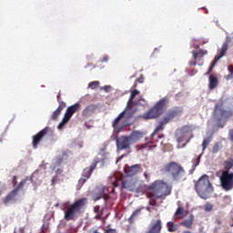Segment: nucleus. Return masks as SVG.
Returning a JSON list of instances; mask_svg holds the SVG:
<instances>
[{
  "label": "nucleus",
  "mask_w": 233,
  "mask_h": 233,
  "mask_svg": "<svg viewBox=\"0 0 233 233\" xmlns=\"http://www.w3.org/2000/svg\"><path fill=\"white\" fill-rule=\"evenodd\" d=\"M190 66H196L197 63L196 60L194 62H189Z\"/></svg>",
  "instance_id": "864d4df0"
},
{
  "label": "nucleus",
  "mask_w": 233,
  "mask_h": 233,
  "mask_svg": "<svg viewBox=\"0 0 233 233\" xmlns=\"http://www.w3.org/2000/svg\"><path fill=\"white\" fill-rule=\"evenodd\" d=\"M143 132L141 131H133L128 137L131 141V144L134 145V143H137L139 139H143Z\"/></svg>",
  "instance_id": "6ab92c4d"
},
{
  "label": "nucleus",
  "mask_w": 233,
  "mask_h": 233,
  "mask_svg": "<svg viewBox=\"0 0 233 233\" xmlns=\"http://www.w3.org/2000/svg\"><path fill=\"white\" fill-rule=\"evenodd\" d=\"M151 190L147 194L148 198H155L156 199H161V198H167V196H170V192H172V187L168 186L167 183L162 180H157L150 184L147 188Z\"/></svg>",
  "instance_id": "f03ea898"
},
{
  "label": "nucleus",
  "mask_w": 233,
  "mask_h": 233,
  "mask_svg": "<svg viewBox=\"0 0 233 233\" xmlns=\"http://www.w3.org/2000/svg\"><path fill=\"white\" fill-rule=\"evenodd\" d=\"M105 187H96L92 193L93 201H99V199L104 198L105 203H106L107 199H110V196L105 193Z\"/></svg>",
  "instance_id": "9d476101"
},
{
  "label": "nucleus",
  "mask_w": 233,
  "mask_h": 233,
  "mask_svg": "<svg viewBox=\"0 0 233 233\" xmlns=\"http://www.w3.org/2000/svg\"><path fill=\"white\" fill-rule=\"evenodd\" d=\"M99 86V81H93L88 84V87L91 88L92 90H96Z\"/></svg>",
  "instance_id": "58836bf2"
},
{
  "label": "nucleus",
  "mask_w": 233,
  "mask_h": 233,
  "mask_svg": "<svg viewBox=\"0 0 233 233\" xmlns=\"http://www.w3.org/2000/svg\"><path fill=\"white\" fill-rule=\"evenodd\" d=\"M228 70L229 75H228L227 79H233V66H228Z\"/></svg>",
  "instance_id": "ea45409f"
},
{
  "label": "nucleus",
  "mask_w": 233,
  "mask_h": 233,
  "mask_svg": "<svg viewBox=\"0 0 233 233\" xmlns=\"http://www.w3.org/2000/svg\"><path fill=\"white\" fill-rule=\"evenodd\" d=\"M212 208H213V206H212V204H210V203H207V204L204 206V210H205L206 212H211Z\"/></svg>",
  "instance_id": "a19ab883"
},
{
  "label": "nucleus",
  "mask_w": 233,
  "mask_h": 233,
  "mask_svg": "<svg viewBox=\"0 0 233 233\" xmlns=\"http://www.w3.org/2000/svg\"><path fill=\"white\" fill-rule=\"evenodd\" d=\"M106 233H117L116 229L109 228L106 231Z\"/></svg>",
  "instance_id": "3c124183"
},
{
  "label": "nucleus",
  "mask_w": 233,
  "mask_h": 233,
  "mask_svg": "<svg viewBox=\"0 0 233 233\" xmlns=\"http://www.w3.org/2000/svg\"><path fill=\"white\" fill-rule=\"evenodd\" d=\"M158 137L161 138V137H164V136H163V135H160V136H158Z\"/></svg>",
  "instance_id": "680f3d73"
},
{
  "label": "nucleus",
  "mask_w": 233,
  "mask_h": 233,
  "mask_svg": "<svg viewBox=\"0 0 233 233\" xmlns=\"http://www.w3.org/2000/svg\"><path fill=\"white\" fill-rule=\"evenodd\" d=\"M20 230L23 232V230H24L23 228H20Z\"/></svg>",
  "instance_id": "e2e57ef3"
},
{
  "label": "nucleus",
  "mask_w": 233,
  "mask_h": 233,
  "mask_svg": "<svg viewBox=\"0 0 233 233\" xmlns=\"http://www.w3.org/2000/svg\"><path fill=\"white\" fill-rule=\"evenodd\" d=\"M210 141H212V137H208L205 138L202 142V151L205 152L207 150V147L210 144Z\"/></svg>",
  "instance_id": "7c9ffc66"
},
{
  "label": "nucleus",
  "mask_w": 233,
  "mask_h": 233,
  "mask_svg": "<svg viewBox=\"0 0 233 233\" xmlns=\"http://www.w3.org/2000/svg\"><path fill=\"white\" fill-rule=\"evenodd\" d=\"M79 110H81V104L76 103L75 105H72L66 108L64 116L68 119H71L72 116H74L76 112H79Z\"/></svg>",
  "instance_id": "2eb2a0df"
},
{
  "label": "nucleus",
  "mask_w": 233,
  "mask_h": 233,
  "mask_svg": "<svg viewBox=\"0 0 233 233\" xmlns=\"http://www.w3.org/2000/svg\"><path fill=\"white\" fill-rule=\"evenodd\" d=\"M181 114V111L178 109H170L166 116H163V121L166 122L167 125L174 119V117H177V116H179Z\"/></svg>",
  "instance_id": "dca6fc26"
},
{
  "label": "nucleus",
  "mask_w": 233,
  "mask_h": 233,
  "mask_svg": "<svg viewBox=\"0 0 233 233\" xmlns=\"http://www.w3.org/2000/svg\"><path fill=\"white\" fill-rule=\"evenodd\" d=\"M201 156H203V153L200 154V155L198 157V158H196L195 160H193V165H194V167H198V165H199V162H200V160H201Z\"/></svg>",
  "instance_id": "37998d69"
},
{
  "label": "nucleus",
  "mask_w": 233,
  "mask_h": 233,
  "mask_svg": "<svg viewBox=\"0 0 233 233\" xmlns=\"http://www.w3.org/2000/svg\"><path fill=\"white\" fill-rule=\"evenodd\" d=\"M95 110H97V106L89 105L83 110L82 116H84L85 117H88V116H90V114L94 113Z\"/></svg>",
  "instance_id": "b1692460"
},
{
  "label": "nucleus",
  "mask_w": 233,
  "mask_h": 233,
  "mask_svg": "<svg viewBox=\"0 0 233 233\" xmlns=\"http://www.w3.org/2000/svg\"><path fill=\"white\" fill-rule=\"evenodd\" d=\"M138 94H139V91L137 89H134L131 91L130 97L127 104V108H128V109L132 108L134 97H136V96H138Z\"/></svg>",
  "instance_id": "393cba45"
},
{
  "label": "nucleus",
  "mask_w": 233,
  "mask_h": 233,
  "mask_svg": "<svg viewBox=\"0 0 233 233\" xmlns=\"http://www.w3.org/2000/svg\"><path fill=\"white\" fill-rule=\"evenodd\" d=\"M163 174H170L173 181H183L187 172L185 168L177 162H169L161 168Z\"/></svg>",
  "instance_id": "20e7f679"
},
{
  "label": "nucleus",
  "mask_w": 233,
  "mask_h": 233,
  "mask_svg": "<svg viewBox=\"0 0 233 233\" xmlns=\"http://www.w3.org/2000/svg\"><path fill=\"white\" fill-rule=\"evenodd\" d=\"M86 203H88V198H82L70 204L64 211L65 221H76L81 216Z\"/></svg>",
  "instance_id": "f257e3e1"
},
{
  "label": "nucleus",
  "mask_w": 233,
  "mask_h": 233,
  "mask_svg": "<svg viewBox=\"0 0 233 233\" xmlns=\"http://www.w3.org/2000/svg\"><path fill=\"white\" fill-rule=\"evenodd\" d=\"M0 141H3V140L0 139Z\"/></svg>",
  "instance_id": "69168bd1"
},
{
  "label": "nucleus",
  "mask_w": 233,
  "mask_h": 233,
  "mask_svg": "<svg viewBox=\"0 0 233 233\" xmlns=\"http://www.w3.org/2000/svg\"><path fill=\"white\" fill-rule=\"evenodd\" d=\"M59 116H61V111L56 109V111L53 112V114L51 116V119L53 121H57V118L59 117Z\"/></svg>",
  "instance_id": "e433bc0d"
},
{
  "label": "nucleus",
  "mask_w": 233,
  "mask_h": 233,
  "mask_svg": "<svg viewBox=\"0 0 233 233\" xmlns=\"http://www.w3.org/2000/svg\"><path fill=\"white\" fill-rule=\"evenodd\" d=\"M108 88H110V86H104V90H106V92H108Z\"/></svg>",
  "instance_id": "6e6d98bb"
},
{
  "label": "nucleus",
  "mask_w": 233,
  "mask_h": 233,
  "mask_svg": "<svg viewBox=\"0 0 233 233\" xmlns=\"http://www.w3.org/2000/svg\"><path fill=\"white\" fill-rule=\"evenodd\" d=\"M57 181H59V178L57 177V176L53 177V178L51 180V185H56V183H57Z\"/></svg>",
  "instance_id": "c03bdc74"
},
{
  "label": "nucleus",
  "mask_w": 233,
  "mask_h": 233,
  "mask_svg": "<svg viewBox=\"0 0 233 233\" xmlns=\"http://www.w3.org/2000/svg\"><path fill=\"white\" fill-rule=\"evenodd\" d=\"M140 212H141V208H137V210H135V211L131 214L130 218H128V223H129L130 225H132V223H134V218H136V216H138Z\"/></svg>",
  "instance_id": "2f4dec72"
},
{
  "label": "nucleus",
  "mask_w": 233,
  "mask_h": 233,
  "mask_svg": "<svg viewBox=\"0 0 233 233\" xmlns=\"http://www.w3.org/2000/svg\"><path fill=\"white\" fill-rule=\"evenodd\" d=\"M167 105H168V97L161 98L153 107L143 115L144 119H157V117H159V116L163 114V110H165Z\"/></svg>",
  "instance_id": "39448f33"
},
{
  "label": "nucleus",
  "mask_w": 233,
  "mask_h": 233,
  "mask_svg": "<svg viewBox=\"0 0 233 233\" xmlns=\"http://www.w3.org/2000/svg\"><path fill=\"white\" fill-rule=\"evenodd\" d=\"M167 227L168 232H176L177 230V227L174 223L167 222Z\"/></svg>",
  "instance_id": "4c0bfd02"
},
{
  "label": "nucleus",
  "mask_w": 233,
  "mask_h": 233,
  "mask_svg": "<svg viewBox=\"0 0 233 233\" xmlns=\"http://www.w3.org/2000/svg\"><path fill=\"white\" fill-rule=\"evenodd\" d=\"M123 188H127V186H125V182H122Z\"/></svg>",
  "instance_id": "13d9d810"
},
{
  "label": "nucleus",
  "mask_w": 233,
  "mask_h": 233,
  "mask_svg": "<svg viewBox=\"0 0 233 233\" xmlns=\"http://www.w3.org/2000/svg\"><path fill=\"white\" fill-rule=\"evenodd\" d=\"M233 167V159L226 160L224 162V168L229 172L230 168Z\"/></svg>",
  "instance_id": "f704fd0d"
},
{
  "label": "nucleus",
  "mask_w": 233,
  "mask_h": 233,
  "mask_svg": "<svg viewBox=\"0 0 233 233\" xmlns=\"http://www.w3.org/2000/svg\"><path fill=\"white\" fill-rule=\"evenodd\" d=\"M127 114V110L122 111L116 118L113 121L112 127L113 128L116 129L117 127L119 126V121L125 117V115Z\"/></svg>",
  "instance_id": "a878e982"
},
{
  "label": "nucleus",
  "mask_w": 233,
  "mask_h": 233,
  "mask_svg": "<svg viewBox=\"0 0 233 233\" xmlns=\"http://www.w3.org/2000/svg\"><path fill=\"white\" fill-rule=\"evenodd\" d=\"M228 137H229L230 141H233V129H230L228 131Z\"/></svg>",
  "instance_id": "09e8293b"
},
{
  "label": "nucleus",
  "mask_w": 233,
  "mask_h": 233,
  "mask_svg": "<svg viewBox=\"0 0 233 233\" xmlns=\"http://www.w3.org/2000/svg\"><path fill=\"white\" fill-rule=\"evenodd\" d=\"M117 150H127L130 148L132 141L128 136H121L116 139Z\"/></svg>",
  "instance_id": "9b49d317"
},
{
  "label": "nucleus",
  "mask_w": 233,
  "mask_h": 233,
  "mask_svg": "<svg viewBox=\"0 0 233 233\" xmlns=\"http://www.w3.org/2000/svg\"><path fill=\"white\" fill-rule=\"evenodd\" d=\"M163 228V222L161 219H157L156 221L151 222L149 229L146 233H161Z\"/></svg>",
  "instance_id": "ddd939ff"
},
{
  "label": "nucleus",
  "mask_w": 233,
  "mask_h": 233,
  "mask_svg": "<svg viewBox=\"0 0 233 233\" xmlns=\"http://www.w3.org/2000/svg\"><path fill=\"white\" fill-rule=\"evenodd\" d=\"M144 80H145V77L141 76L139 78H137L135 81H137V83H143Z\"/></svg>",
  "instance_id": "8fccbe9b"
},
{
  "label": "nucleus",
  "mask_w": 233,
  "mask_h": 233,
  "mask_svg": "<svg viewBox=\"0 0 233 233\" xmlns=\"http://www.w3.org/2000/svg\"><path fill=\"white\" fill-rule=\"evenodd\" d=\"M137 81L135 80V83L133 85V88H137Z\"/></svg>",
  "instance_id": "5fc2aeb1"
},
{
  "label": "nucleus",
  "mask_w": 233,
  "mask_h": 233,
  "mask_svg": "<svg viewBox=\"0 0 233 233\" xmlns=\"http://www.w3.org/2000/svg\"><path fill=\"white\" fill-rule=\"evenodd\" d=\"M144 177H146L147 181H150V176L147 172L144 173Z\"/></svg>",
  "instance_id": "603ef678"
},
{
  "label": "nucleus",
  "mask_w": 233,
  "mask_h": 233,
  "mask_svg": "<svg viewBox=\"0 0 233 233\" xmlns=\"http://www.w3.org/2000/svg\"><path fill=\"white\" fill-rule=\"evenodd\" d=\"M175 218H177L178 219H183L185 218V208L178 207L174 214Z\"/></svg>",
  "instance_id": "c85d7f7f"
},
{
  "label": "nucleus",
  "mask_w": 233,
  "mask_h": 233,
  "mask_svg": "<svg viewBox=\"0 0 233 233\" xmlns=\"http://www.w3.org/2000/svg\"><path fill=\"white\" fill-rule=\"evenodd\" d=\"M15 196H17V193L15 189H13L5 198L4 203L5 205H8L10 201H14L15 199Z\"/></svg>",
  "instance_id": "bb28decb"
},
{
  "label": "nucleus",
  "mask_w": 233,
  "mask_h": 233,
  "mask_svg": "<svg viewBox=\"0 0 233 233\" xmlns=\"http://www.w3.org/2000/svg\"><path fill=\"white\" fill-rule=\"evenodd\" d=\"M147 210L148 212H150V208H149V207H147Z\"/></svg>",
  "instance_id": "052dcab7"
},
{
  "label": "nucleus",
  "mask_w": 233,
  "mask_h": 233,
  "mask_svg": "<svg viewBox=\"0 0 233 233\" xmlns=\"http://www.w3.org/2000/svg\"><path fill=\"white\" fill-rule=\"evenodd\" d=\"M30 183H33L32 177H26L25 179H23L17 186L14 189L15 192L17 194V192L19 190H23V188L25 187H26V188H28V185H30Z\"/></svg>",
  "instance_id": "f3484780"
},
{
  "label": "nucleus",
  "mask_w": 233,
  "mask_h": 233,
  "mask_svg": "<svg viewBox=\"0 0 233 233\" xmlns=\"http://www.w3.org/2000/svg\"><path fill=\"white\" fill-rule=\"evenodd\" d=\"M48 134H52V128L46 127L36 135L33 136V148H37V146L41 143V141H43L44 137H46V136H48Z\"/></svg>",
  "instance_id": "1a4fd4ad"
},
{
  "label": "nucleus",
  "mask_w": 233,
  "mask_h": 233,
  "mask_svg": "<svg viewBox=\"0 0 233 233\" xmlns=\"http://www.w3.org/2000/svg\"><path fill=\"white\" fill-rule=\"evenodd\" d=\"M68 159V154L66 152H62L60 155L57 156L55 161V167H59L62 163H65Z\"/></svg>",
  "instance_id": "4be33fe9"
},
{
  "label": "nucleus",
  "mask_w": 233,
  "mask_h": 233,
  "mask_svg": "<svg viewBox=\"0 0 233 233\" xmlns=\"http://www.w3.org/2000/svg\"><path fill=\"white\" fill-rule=\"evenodd\" d=\"M97 163H99V158H95L90 167L84 168L82 172V177L78 180L79 185H85V183L90 179V176H92V172L96 170Z\"/></svg>",
  "instance_id": "423d86ee"
},
{
  "label": "nucleus",
  "mask_w": 233,
  "mask_h": 233,
  "mask_svg": "<svg viewBox=\"0 0 233 233\" xmlns=\"http://www.w3.org/2000/svg\"><path fill=\"white\" fill-rule=\"evenodd\" d=\"M108 56H104L102 59L100 60V63H108Z\"/></svg>",
  "instance_id": "a18cd8bd"
},
{
  "label": "nucleus",
  "mask_w": 233,
  "mask_h": 233,
  "mask_svg": "<svg viewBox=\"0 0 233 233\" xmlns=\"http://www.w3.org/2000/svg\"><path fill=\"white\" fill-rule=\"evenodd\" d=\"M59 97H61V96L60 95H58L57 96V101L59 102Z\"/></svg>",
  "instance_id": "bf43d9fd"
},
{
  "label": "nucleus",
  "mask_w": 233,
  "mask_h": 233,
  "mask_svg": "<svg viewBox=\"0 0 233 233\" xmlns=\"http://www.w3.org/2000/svg\"><path fill=\"white\" fill-rule=\"evenodd\" d=\"M228 50V42H224L218 54L214 57L215 60L219 61L222 57H225L227 51Z\"/></svg>",
  "instance_id": "a211bd4d"
},
{
  "label": "nucleus",
  "mask_w": 233,
  "mask_h": 233,
  "mask_svg": "<svg viewBox=\"0 0 233 233\" xmlns=\"http://www.w3.org/2000/svg\"><path fill=\"white\" fill-rule=\"evenodd\" d=\"M139 172H143V167H141V164L133 165V166L127 167V169L126 170V174L129 177L137 176V174H139Z\"/></svg>",
  "instance_id": "4468645a"
},
{
  "label": "nucleus",
  "mask_w": 233,
  "mask_h": 233,
  "mask_svg": "<svg viewBox=\"0 0 233 233\" xmlns=\"http://www.w3.org/2000/svg\"><path fill=\"white\" fill-rule=\"evenodd\" d=\"M165 125H167V122H164V120L162 119L161 122H159V124L157 126V127L155 128L153 134H151V136H154L155 134H157V132H163V130H165Z\"/></svg>",
  "instance_id": "c756f323"
},
{
  "label": "nucleus",
  "mask_w": 233,
  "mask_h": 233,
  "mask_svg": "<svg viewBox=\"0 0 233 233\" xmlns=\"http://www.w3.org/2000/svg\"><path fill=\"white\" fill-rule=\"evenodd\" d=\"M190 134H192V128L190 126H183L182 127L177 128L175 131L177 143H183V141H187V138Z\"/></svg>",
  "instance_id": "6e6552de"
},
{
  "label": "nucleus",
  "mask_w": 233,
  "mask_h": 233,
  "mask_svg": "<svg viewBox=\"0 0 233 233\" xmlns=\"http://www.w3.org/2000/svg\"><path fill=\"white\" fill-rule=\"evenodd\" d=\"M65 108H66V103H65L64 101L58 100V107L56 108V110H58L59 112H63Z\"/></svg>",
  "instance_id": "c9c22d12"
},
{
  "label": "nucleus",
  "mask_w": 233,
  "mask_h": 233,
  "mask_svg": "<svg viewBox=\"0 0 233 233\" xmlns=\"http://www.w3.org/2000/svg\"><path fill=\"white\" fill-rule=\"evenodd\" d=\"M181 227H185L186 228H192L193 225H194V215L191 214L189 215V218L187 219H184L181 223H180Z\"/></svg>",
  "instance_id": "5701e85b"
},
{
  "label": "nucleus",
  "mask_w": 233,
  "mask_h": 233,
  "mask_svg": "<svg viewBox=\"0 0 233 233\" xmlns=\"http://www.w3.org/2000/svg\"><path fill=\"white\" fill-rule=\"evenodd\" d=\"M195 189L201 199H208L214 192V187L210 183L208 175H203L195 184Z\"/></svg>",
  "instance_id": "7ed1b4c3"
},
{
  "label": "nucleus",
  "mask_w": 233,
  "mask_h": 233,
  "mask_svg": "<svg viewBox=\"0 0 233 233\" xmlns=\"http://www.w3.org/2000/svg\"><path fill=\"white\" fill-rule=\"evenodd\" d=\"M221 187L224 190H232L233 188V173H230L228 170L222 172L220 176Z\"/></svg>",
  "instance_id": "0eeeda50"
},
{
  "label": "nucleus",
  "mask_w": 233,
  "mask_h": 233,
  "mask_svg": "<svg viewBox=\"0 0 233 233\" xmlns=\"http://www.w3.org/2000/svg\"><path fill=\"white\" fill-rule=\"evenodd\" d=\"M215 112H218L220 114V117H224V119H228L233 117L232 109L227 110L223 108V102H219L215 106Z\"/></svg>",
  "instance_id": "f8f14e48"
},
{
  "label": "nucleus",
  "mask_w": 233,
  "mask_h": 233,
  "mask_svg": "<svg viewBox=\"0 0 233 233\" xmlns=\"http://www.w3.org/2000/svg\"><path fill=\"white\" fill-rule=\"evenodd\" d=\"M182 233H192V231H190V230H185V231H183Z\"/></svg>",
  "instance_id": "4d7b16f0"
},
{
  "label": "nucleus",
  "mask_w": 233,
  "mask_h": 233,
  "mask_svg": "<svg viewBox=\"0 0 233 233\" xmlns=\"http://www.w3.org/2000/svg\"><path fill=\"white\" fill-rule=\"evenodd\" d=\"M208 88L210 90H214L215 88H218V85H219V81L218 80V76L215 75H210L208 78Z\"/></svg>",
  "instance_id": "aec40b11"
},
{
  "label": "nucleus",
  "mask_w": 233,
  "mask_h": 233,
  "mask_svg": "<svg viewBox=\"0 0 233 233\" xmlns=\"http://www.w3.org/2000/svg\"><path fill=\"white\" fill-rule=\"evenodd\" d=\"M137 150H145V148H147V150H154L156 148V145L152 146V142H147L142 145L137 146Z\"/></svg>",
  "instance_id": "cd10ccee"
},
{
  "label": "nucleus",
  "mask_w": 233,
  "mask_h": 233,
  "mask_svg": "<svg viewBox=\"0 0 233 233\" xmlns=\"http://www.w3.org/2000/svg\"><path fill=\"white\" fill-rule=\"evenodd\" d=\"M216 65H218V61L216 60V58H214L208 67V72L205 73V76H209V74L214 70V67L216 66Z\"/></svg>",
  "instance_id": "473e14b6"
},
{
  "label": "nucleus",
  "mask_w": 233,
  "mask_h": 233,
  "mask_svg": "<svg viewBox=\"0 0 233 233\" xmlns=\"http://www.w3.org/2000/svg\"><path fill=\"white\" fill-rule=\"evenodd\" d=\"M149 205L151 206V207H156V205H157V202H156V198H151V200L149 201Z\"/></svg>",
  "instance_id": "49530a36"
},
{
  "label": "nucleus",
  "mask_w": 233,
  "mask_h": 233,
  "mask_svg": "<svg viewBox=\"0 0 233 233\" xmlns=\"http://www.w3.org/2000/svg\"><path fill=\"white\" fill-rule=\"evenodd\" d=\"M219 143H217L213 146V149H212V152L213 154H218V152H219Z\"/></svg>",
  "instance_id": "79ce46f5"
},
{
  "label": "nucleus",
  "mask_w": 233,
  "mask_h": 233,
  "mask_svg": "<svg viewBox=\"0 0 233 233\" xmlns=\"http://www.w3.org/2000/svg\"><path fill=\"white\" fill-rule=\"evenodd\" d=\"M12 184L14 185V187H15V185H17V176L13 177Z\"/></svg>",
  "instance_id": "de8ad7c7"
},
{
  "label": "nucleus",
  "mask_w": 233,
  "mask_h": 233,
  "mask_svg": "<svg viewBox=\"0 0 233 233\" xmlns=\"http://www.w3.org/2000/svg\"><path fill=\"white\" fill-rule=\"evenodd\" d=\"M192 54L194 61H198V59H203V57L208 54V51L205 49H198L197 51H193Z\"/></svg>",
  "instance_id": "412c9836"
},
{
  "label": "nucleus",
  "mask_w": 233,
  "mask_h": 233,
  "mask_svg": "<svg viewBox=\"0 0 233 233\" xmlns=\"http://www.w3.org/2000/svg\"><path fill=\"white\" fill-rule=\"evenodd\" d=\"M69 121H70V118L64 116L62 121L59 123V125L57 127V129L61 130V128H63L65 127V125H66V123H68Z\"/></svg>",
  "instance_id": "72a5a7b5"
},
{
  "label": "nucleus",
  "mask_w": 233,
  "mask_h": 233,
  "mask_svg": "<svg viewBox=\"0 0 233 233\" xmlns=\"http://www.w3.org/2000/svg\"><path fill=\"white\" fill-rule=\"evenodd\" d=\"M131 77H134V76H132Z\"/></svg>",
  "instance_id": "0e129e2a"
}]
</instances>
